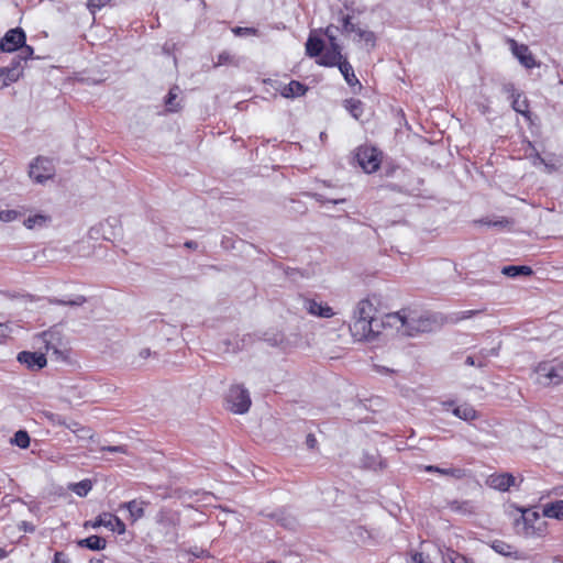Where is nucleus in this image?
I'll return each mask as SVG.
<instances>
[{"label": "nucleus", "mask_w": 563, "mask_h": 563, "mask_svg": "<svg viewBox=\"0 0 563 563\" xmlns=\"http://www.w3.org/2000/svg\"><path fill=\"white\" fill-rule=\"evenodd\" d=\"M493 549L499 553V554H503L505 556H508V555H511V547L503 541H495L493 543Z\"/></svg>", "instance_id": "nucleus-41"}, {"label": "nucleus", "mask_w": 563, "mask_h": 563, "mask_svg": "<svg viewBox=\"0 0 563 563\" xmlns=\"http://www.w3.org/2000/svg\"><path fill=\"white\" fill-rule=\"evenodd\" d=\"M543 516L548 518L563 519V500L547 504L543 507Z\"/></svg>", "instance_id": "nucleus-29"}, {"label": "nucleus", "mask_w": 563, "mask_h": 563, "mask_svg": "<svg viewBox=\"0 0 563 563\" xmlns=\"http://www.w3.org/2000/svg\"><path fill=\"white\" fill-rule=\"evenodd\" d=\"M307 91V87L297 80H291L282 90V96L285 98H295L303 96Z\"/></svg>", "instance_id": "nucleus-23"}, {"label": "nucleus", "mask_w": 563, "mask_h": 563, "mask_svg": "<svg viewBox=\"0 0 563 563\" xmlns=\"http://www.w3.org/2000/svg\"><path fill=\"white\" fill-rule=\"evenodd\" d=\"M90 563H102V560H96V561L91 560Z\"/></svg>", "instance_id": "nucleus-62"}, {"label": "nucleus", "mask_w": 563, "mask_h": 563, "mask_svg": "<svg viewBox=\"0 0 563 563\" xmlns=\"http://www.w3.org/2000/svg\"><path fill=\"white\" fill-rule=\"evenodd\" d=\"M86 301L87 298L82 295H78L71 300H63L57 298L49 299V303L70 307L82 306Z\"/></svg>", "instance_id": "nucleus-35"}, {"label": "nucleus", "mask_w": 563, "mask_h": 563, "mask_svg": "<svg viewBox=\"0 0 563 563\" xmlns=\"http://www.w3.org/2000/svg\"><path fill=\"white\" fill-rule=\"evenodd\" d=\"M320 139H321V141H324L327 139L325 132L320 133Z\"/></svg>", "instance_id": "nucleus-60"}, {"label": "nucleus", "mask_w": 563, "mask_h": 563, "mask_svg": "<svg viewBox=\"0 0 563 563\" xmlns=\"http://www.w3.org/2000/svg\"><path fill=\"white\" fill-rule=\"evenodd\" d=\"M361 466L366 470L384 468L385 463L378 454L364 453L361 459Z\"/></svg>", "instance_id": "nucleus-24"}, {"label": "nucleus", "mask_w": 563, "mask_h": 563, "mask_svg": "<svg viewBox=\"0 0 563 563\" xmlns=\"http://www.w3.org/2000/svg\"><path fill=\"white\" fill-rule=\"evenodd\" d=\"M476 311L474 310H467V311H463L462 312V316L460 317V319H466V318H471L473 314H475Z\"/></svg>", "instance_id": "nucleus-56"}, {"label": "nucleus", "mask_w": 563, "mask_h": 563, "mask_svg": "<svg viewBox=\"0 0 563 563\" xmlns=\"http://www.w3.org/2000/svg\"><path fill=\"white\" fill-rule=\"evenodd\" d=\"M376 308L368 299H363L357 302L354 312L353 319L361 320H382V318L376 317Z\"/></svg>", "instance_id": "nucleus-13"}, {"label": "nucleus", "mask_w": 563, "mask_h": 563, "mask_svg": "<svg viewBox=\"0 0 563 563\" xmlns=\"http://www.w3.org/2000/svg\"><path fill=\"white\" fill-rule=\"evenodd\" d=\"M386 327H388L386 314L382 320H361L352 318L350 332L357 341H372L376 339Z\"/></svg>", "instance_id": "nucleus-2"}, {"label": "nucleus", "mask_w": 563, "mask_h": 563, "mask_svg": "<svg viewBox=\"0 0 563 563\" xmlns=\"http://www.w3.org/2000/svg\"><path fill=\"white\" fill-rule=\"evenodd\" d=\"M19 80V74L13 69L0 68V89L8 87L10 84Z\"/></svg>", "instance_id": "nucleus-32"}, {"label": "nucleus", "mask_w": 563, "mask_h": 563, "mask_svg": "<svg viewBox=\"0 0 563 563\" xmlns=\"http://www.w3.org/2000/svg\"><path fill=\"white\" fill-rule=\"evenodd\" d=\"M375 368L379 373H385V374L394 373V369H390V368L385 367V366L375 365Z\"/></svg>", "instance_id": "nucleus-54"}, {"label": "nucleus", "mask_w": 563, "mask_h": 563, "mask_svg": "<svg viewBox=\"0 0 563 563\" xmlns=\"http://www.w3.org/2000/svg\"><path fill=\"white\" fill-rule=\"evenodd\" d=\"M506 90L507 91H511V96L514 98L512 100V109L518 112V113H521L523 115H527L529 113V104H528V101L526 98H522L521 99V95L520 93H515L516 90H515V87L514 85H508L506 86Z\"/></svg>", "instance_id": "nucleus-20"}, {"label": "nucleus", "mask_w": 563, "mask_h": 563, "mask_svg": "<svg viewBox=\"0 0 563 563\" xmlns=\"http://www.w3.org/2000/svg\"><path fill=\"white\" fill-rule=\"evenodd\" d=\"M481 223L488 225V227H495L499 229H508L510 230L514 225V220L508 219L506 217H496L495 219H482Z\"/></svg>", "instance_id": "nucleus-31"}, {"label": "nucleus", "mask_w": 563, "mask_h": 563, "mask_svg": "<svg viewBox=\"0 0 563 563\" xmlns=\"http://www.w3.org/2000/svg\"><path fill=\"white\" fill-rule=\"evenodd\" d=\"M177 87L172 88L168 92L167 99H166V106L168 107L169 111H177V107L174 106V100L177 98Z\"/></svg>", "instance_id": "nucleus-42"}, {"label": "nucleus", "mask_w": 563, "mask_h": 563, "mask_svg": "<svg viewBox=\"0 0 563 563\" xmlns=\"http://www.w3.org/2000/svg\"><path fill=\"white\" fill-rule=\"evenodd\" d=\"M499 351V346L492 349H482L476 355H470L465 358V364L467 366H475L478 368H483L487 365V360L490 356H497Z\"/></svg>", "instance_id": "nucleus-14"}, {"label": "nucleus", "mask_w": 563, "mask_h": 563, "mask_svg": "<svg viewBox=\"0 0 563 563\" xmlns=\"http://www.w3.org/2000/svg\"><path fill=\"white\" fill-rule=\"evenodd\" d=\"M306 444L309 449H314L316 445H317V439L314 438L313 434H308L307 438H306Z\"/></svg>", "instance_id": "nucleus-52"}, {"label": "nucleus", "mask_w": 563, "mask_h": 563, "mask_svg": "<svg viewBox=\"0 0 563 563\" xmlns=\"http://www.w3.org/2000/svg\"><path fill=\"white\" fill-rule=\"evenodd\" d=\"M49 221H51L49 216H46V214H35V216H30L29 218H26L24 220V225L27 229L33 230L35 228H43V227L47 225V223Z\"/></svg>", "instance_id": "nucleus-30"}, {"label": "nucleus", "mask_w": 563, "mask_h": 563, "mask_svg": "<svg viewBox=\"0 0 563 563\" xmlns=\"http://www.w3.org/2000/svg\"><path fill=\"white\" fill-rule=\"evenodd\" d=\"M448 507L459 514V515H463V516H470V515H473L475 514V506L472 501L470 500H451V501H448Z\"/></svg>", "instance_id": "nucleus-18"}, {"label": "nucleus", "mask_w": 563, "mask_h": 563, "mask_svg": "<svg viewBox=\"0 0 563 563\" xmlns=\"http://www.w3.org/2000/svg\"><path fill=\"white\" fill-rule=\"evenodd\" d=\"M22 62H24V60L21 58V56L16 55L11 60L10 65L4 68L10 69V70L14 68V71L19 74V79H20L23 75Z\"/></svg>", "instance_id": "nucleus-40"}, {"label": "nucleus", "mask_w": 563, "mask_h": 563, "mask_svg": "<svg viewBox=\"0 0 563 563\" xmlns=\"http://www.w3.org/2000/svg\"><path fill=\"white\" fill-rule=\"evenodd\" d=\"M345 109L351 113L353 118L358 120L363 113V103L357 99L345 100Z\"/></svg>", "instance_id": "nucleus-34"}, {"label": "nucleus", "mask_w": 563, "mask_h": 563, "mask_svg": "<svg viewBox=\"0 0 563 563\" xmlns=\"http://www.w3.org/2000/svg\"><path fill=\"white\" fill-rule=\"evenodd\" d=\"M92 528L106 527L113 532L122 534L125 532L124 522L110 512H103L91 523Z\"/></svg>", "instance_id": "nucleus-10"}, {"label": "nucleus", "mask_w": 563, "mask_h": 563, "mask_svg": "<svg viewBox=\"0 0 563 563\" xmlns=\"http://www.w3.org/2000/svg\"><path fill=\"white\" fill-rule=\"evenodd\" d=\"M152 355V352L150 349L144 347L139 352V358L140 362H137L139 365H142L145 360H147ZM136 363V361H134Z\"/></svg>", "instance_id": "nucleus-49"}, {"label": "nucleus", "mask_w": 563, "mask_h": 563, "mask_svg": "<svg viewBox=\"0 0 563 563\" xmlns=\"http://www.w3.org/2000/svg\"><path fill=\"white\" fill-rule=\"evenodd\" d=\"M267 563H275V562L272 561V562H267Z\"/></svg>", "instance_id": "nucleus-63"}, {"label": "nucleus", "mask_w": 563, "mask_h": 563, "mask_svg": "<svg viewBox=\"0 0 563 563\" xmlns=\"http://www.w3.org/2000/svg\"><path fill=\"white\" fill-rule=\"evenodd\" d=\"M233 32L236 35H256L257 34V30L254 27L238 26V27L233 29Z\"/></svg>", "instance_id": "nucleus-45"}, {"label": "nucleus", "mask_w": 563, "mask_h": 563, "mask_svg": "<svg viewBox=\"0 0 563 563\" xmlns=\"http://www.w3.org/2000/svg\"><path fill=\"white\" fill-rule=\"evenodd\" d=\"M227 402L229 409L239 415L247 412L252 404L249 390L241 385H235L230 388Z\"/></svg>", "instance_id": "nucleus-4"}, {"label": "nucleus", "mask_w": 563, "mask_h": 563, "mask_svg": "<svg viewBox=\"0 0 563 563\" xmlns=\"http://www.w3.org/2000/svg\"><path fill=\"white\" fill-rule=\"evenodd\" d=\"M29 176L38 184H43L53 176L51 163L42 157H37L31 165Z\"/></svg>", "instance_id": "nucleus-9"}, {"label": "nucleus", "mask_w": 563, "mask_h": 563, "mask_svg": "<svg viewBox=\"0 0 563 563\" xmlns=\"http://www.w3.org/2000/svg\"><path fill=\"white\" fill-rule=\"evenodd\" d=\"M539 383L544 385H559L563 382V361L539 364L537 368Z\"/></svg>", "instance_id": "nucleus-5"}, {"label": "nucleus", "mask_w": 563, "mask_h": 563, "mask_svg": "<svg viewBox=\"0 0 563 563\" xmlns=\"http://www.w3.org/2000/svg\"><path fill=\"white\" fill-rule=\"evenodd\" d=\"M339 69L349 86H351V87L357 86L358 89L362 88L360 80L356 78V76L354 74V69H353L352 65L346 59L339 66Z\"/></svg>", "instance_id": "nucleus-25"}, {"label": "nucleus", "mask_w": 563, "mask_h": 563, "mask_svg": "<svg viewBox=\"0 0 563 563\" xmlns=\"http://www.w3.org/2000/svg\"><path fill=\"white\" fill-rule=\"evenodd\" d=\"M12 213V211H8L5 212V217H3L4 212H0V220H10L11 217L10 214Z\"/></svg>", "instance_id": "nucleus-58"}, {"label": "nucleus", "mask_w": 563, "mask_h": 563, "mask_svg": "<svg viewBox=\"0 0 563 563\" xmlns=\"http://www.w3.org/2000/svg\"><path fill=\"white\" fill-rule=\"evenodd\" d=\"M185 246L188 247V249L196 250L198 247V244L195 241H188V242L185 243Z\"/></svg>", "instance_id": "nucleus-57"}, {"label": "nucleus", "mask_w": 563, "mask_h": 563, "mask_svg": "<svg viewBox=\"0 0 563 563\" xmlns=\"http://www.w3.org/2000/svg\"><path fill=\"white\" fill-rule=\"evenodd\" d=\"M510 44L514 55L526 68H532L536 66V60L527 45H519L515 40H510Z\"/></svg>", "instance_id": "nucleus-15"}, {"label": "nucleus", "mask_w": 563, "mask_h": 563, "mask_svg": "<svg viewBox=\"0 0 563 563\" xmlns=\"http://www.w3.org/2000/svg\"><path fill=\"white\" fill-rule=\"evenodd\" d=\"M4 555H5V551L2 548H0V559L4 558Z\"/></svg>", "instance_id": "nucleus-61"}, {"label": "nucleus", "mask_w": 563, "mask_h": 563, "mask_svg": "<svg viewBox=\"0 0 563 563\" xmlns=\"http://www.w3.org/2000/svg\"><path fill=\"white\" fill-rule=\"evenodd\" d=\"M101 451H107L110 453H126V446L125 445H108V446H102Z\"/></svg>", "instance_id": "nucleus-47"}, {"label": "nucleus", "mask_w": 563, "mask_h": 563, "mask_svg": "<svg viewBox=\"0 0 563 563\" xmlns=\"http://www.w3.org/2000/svg\"><path fill=\"white\" fill-rule=\"evenodd\" d=\"M413 563H431L430 561L426 560L422 553H415L412 555Z\"/></svg>", "instance_id": "nucleus-53"}, {"label": "nucleus", "mask_w": 563, "mask_h": 563, "mask_svg": "<svg viewBox=\"0 0 563 563\" xmlns=\"http://www.w3.org/2000/svg\"><path fill=\"white\" fill-rule=\"evenodd\" d=\"M77 545L79 548H87L92 551H99L106 548L107 541L104 538H101L99 536H90L86 539L77 541Z\"/></svg>", "instance_id": "nucleus-21"}, {"label": "nucleus", "mask_w": 563, "mask_h": 563, "mask_svg": "<svg viewBox=\"0 0 563 563\" xmlns=\"http://www.w3.org/2000/svg\"><path fill=\"white\" fill-rule=\"evenodd\" d=\"M341 51L342 47H327L319 56L318 64L325 67H339L345 60Z\"/></svg>", "instance_id": "nucleus-12"}, {"label": "nucleus", "mask_w": 563, "mask_h": 563, "mask_svg": "<svg viewBox=\"0 0 563 563\" xmlns=\"http://www.w3.org/2000/svg\"><path fill=\"white\" fill-rule=\"evenodd\" d=\"M155 522L157 525L158 533L168 543H176L178 540L177 528L180 522V516L178 512L169 509H161L155 516Z\"/></svg>", "instance_id": "nucleus-3"}, {"label": "nucleus", "mask_w": 563, "mask_h": 563, "mask_svg": "<svg viewBox=\"0 0 563 563\" xmlns=\"http://www.w3.org/2000/svg\"><path fill=\"white\" fill-rule=\"evenodd\" d=\"M342 32L346 34L354 33V40L364 41L366 44L371 45V47L375 46V34L369 30L362 29L357 24L352 23L350 15L342 18Z\"/></svg>", "instance_id": "nucleus-7"}, {"label": "nucleus", "mask_w": 563, "mask_h": 563, "mask_svg": "<svg viewBox=\"0 0 563 563\" xmlns=\"http://www.w3.org/2000/svg\"><path fill=\"white\" fill-rule=\"evenodd\" d=\"M453 413L462 420L472 421L477 418L476 410L468 404H463L453 409Z\"/></svg>", "instance_id": "nucleus-28"}, {"label": "nucleus", "mask_w": 563, "mask_h": 563, "mask_svg": "<svg viewBox=\"0 0 563 563\" xmlns=\"http://www.w3.org/2000/svg\"><path fill=\"white\" fill-rule=\"evenodd\" d=\"M450 561L452 563H474L468 558H466V556H464L462 554H459L456 552H453L452 555H450Z\"/></svg>", "instance_id": "nucleus-46"}, {"label": "nucleus", "mask_w": 563, "mask_h": 563, "mask_svg": "<svg viewBox=\"0 0 563 563\" xmlns=\"http://www.w3.org/2000/svg\"><path fill=\"white\" fill-rule=\"evenodd\" d=\"M19 49H20V52L18 55H20L24 62L32 58V56L34 54L33 47L25 45V43L22 46H20Z\"/></svg>", "instance_id": "nucleus-43"}, {"label": "nucleus", "mask_w": 563, "mask_h": 563, "mask_svg": "<svg viewBox=\"0 0 563 563\" xmlns=\"http://www.w3.org/2000/svg\"><path fill=\"white\" fill-rule=\"evenodd\" d=\"M356 158L365 173H374L380 165L379 153L371 146H361L357 150Z\"/></svg>", "instance_id": "nucleus-6"}, {"label": "nucleus", "mask_w": 563, "mask_h": 563, "mask_svg": "<svg viewBox=\"0 0 563 563\" xmlns=\"http://www.w3.org/2000/svg\"><path fill=\"white\" fill-rule=\"evenodd\" d=\"M42 416L54 426L65 424V419L62 416L54 413L52 411L44 410L42 411Z\"/></svg>", "instance_id": "nucleus-39"}, {"label": "nucleus", "mask_w": 563, "mask_h": 563, "mask_svg": "<svg viewBox=\"0 0 563 563\" xmlns=\"http://www.w3.org/2000/svg\"><path fill=\"white\" fill-rule=\"evenodd\" d=\"M18 361L29 369L37 371L46 366L47 360L43 353L23 351L18 354Z\"/></svg>", "instance_id": "nucleus-11"}, {"label": "nucleus", "mask_w": 563, "mask_h": 563, "mask_svg": "<svg viewBox=\"0 0 563 563\" xmlns=\"http://www.w3.org/2000/svg\"><path fill=\"white\" fill-rule=\"evenodd\" d=\"M51 335H52V334H51V332H47V331H45V332H43V333L41 334V338H42V339H43V341L46 343V347H47V349H48V344H49V339H48V336H51Z\"/></svg>", "instance_id": "nucleus-55"}, {"label": "nucleus", "mask_w": 563, "mask_h": 563, "mask_svg": "<svg viewBox=\"0 0 563 563\" xmlns=\"http://www.w3.org/2000/svg\"><path fill=\"white\" fill-rule=\"evenodd\" d=\"M12 443L21 449H26L30 445L29 433L24 430L16 431L12 439Z\"/></svg>", "instance_id": "nucleus-36"}, {"label": "nucleus", "mask_w": 563, "mask_h": 563, "mask_svg": "<svg viewBox=\"0 0 563 563\" xmlns=\"http://www.w3.org/2000/svg\"><path fill=\"white\" fill-rule=\"evenodd\" d=\"M67 429H69L73 433H79V432H85L87 435L89 433V429L85 428V427H81L78 422L76 421H71L70 423H67L65 421V424H64Z\"/></svg>", "instance_id": "nucleus-44"}, {"label": "nucleus", "mask_w": 563, "mask_h": 563, "mask_svg": "<svg viewBox=\"0 0 563 563\" xmlns=\"http://www.w3.org/2000/svg\"><path fill=\"white\" fill-rule=\"evenodd\" d=\"M426 472L429 473H438L443 476H451L453 478L460 479L465 476V471L462 468L456 467H440L435 465H426L424 467Z\"/></svg>", "instance_id": "nucleus-17"}, {"label": "nucleus", "mask_w": 563, "mask_h": 563, "mask_svg": "<svg viewBox=\"0 0 563 563\" xmlns=\"http://www.w3.org/2000/svg\"><path fill=\"white\" fill-rule=\"evenodd\" d=\"M334 30H338V27H334L333 25H329L323 31L324 35L328 38L329 45L328 47H341V45L338 42V38L334 34Z\"/></svg>", "instance_id": "nucleus-38"}, {"label": "nucleus", "mask_w": 563, "mask_h": 563, "mask_svg": "<svg viewBox=\"0 0 563 563\" xmlns=\"http://www.w3.org/2000/svg\"><path fill=\"white\" fill-rule=\"evenodd\" d=\"M68 488L79 497H85L92 488L90 479H84L78 483L69 484Z\"/></svg>", "instance_id": "nucleus-33"}, {"label": "nucleus", "mask_w": 563, "mask_h": 563, "mask_svg": "<svg viewBox=\"0 0 563 563\" xmlns=\"http://www.w3.org/2000/svg\"><path fill=\"white\" fill-rule=\"evenodd\" d=\"M303 308L312 316L320 318H331L334 316L332 308L313 299H305Z\"/></svg>", "instance_id": "nucleus-16"}, {"label": "nucleus", "mask_w": 563, "mask_h": 563, "mask_svg": "<svg viewBox=\"0 0 563 563\" xmlns=\"http://www.w3.org/2000/svg\"><path fill=\"white\" fill-rule=\"evenodd\" d=\"M54 563H68L67 556L63 552H56Z\"/></svg>", "instance_id": "nucleus-51"}, {"label": "nucleus", "mask_w": 563, "mask_h": 563, "mask_svg": "<svg viewBox=\"0 0 563 563\" xmlns=\"http://www.w3.org/2000/svg\"><path fill=\"white\" fill-rule=\"evenodd\" d=\"M78 438H91L92 434L89 431L88 435L85 432L75 433Z\"/></svg>", "instance_id": "nucleus-59"}, {"label": "nucleus", "mask_w": 563, "mask_h": 563, "mask_svg": "<svg viewBox=\"0 0 563 563\" xmlns=\"http://www.w3.org/2000/svg\"><path fill=\"white\" fill-rule=\"evenodd\" d=\"M231 62V55L228 52H222L218 56L217 65H224Z\"/></svg>", "instance_id": "nucleus-50"}, {"label": "nucleus", "mask_w": 563, "mask_h": 563, "mask_svg": "<svg viewBox=\"0 0 563 563\" xmlns=\"http://www.w3.org/2000/svg\"><path fill=\"white\" fill-rule=\"evenodd\" d=\"M501 273L508 277L515 278L520 275L530 276V275H532L533 271L530 266H526V265H520V266L509 265V266L503 267Z\"/></svg>", "instance_id": "nucleus-27"}, {"label": "nucleus", "mask_w": 563, "mask_h": 563, "mask_svg": "<svg viewBox=\"0 0 563 563\" xmlns=\"http://www.w3.org/2000/svg\"><path fill=\"white\" fill-rule=\"evenodd\" d=\"M147 505L145 501H139L136 499L124 503L121 507L126 508L133 520H137L144 516V507Z\"/></svg>", "instance_id": "nucleus-26"}, {"label": "nucleus", "mask_w": 563, "mask_h": 563, "mask_svg": "<svg viewBox=\"0 0 563 563\" xmlns=\"http://www.w3.org/2000/svg\"><path fill=\"white\" fill-rule=\"evenodd\" d=\"M514 484L515 477L507 473L490 477V486L499 490H508Z\"/></svg>", "instance_id": "nucleus-22"}, {"label": "nucleus", "mask_w": 563, "mask_h": 563, "mask_svg": "<svg viewBox=\"0 0 563 563\" xmlns=\"http://www.w3.org/2000/svg\"><path fill=\"white\" fill-rule=\"evenodd\" d=\"M539 519V514L537 511L523 510L520 520H522L523 525L529 528H533V522Z\"/></svg>", "instance_id": "nucleus-37"}, {"label": "nucleus", "mask_w": 563, "mask_h": 563, "mask_svg": "<svg viewBox=\"0 0 563 563\" xmlns=\"http://www.w3.org/2000/svg\"><path fill=\"white\" fill-rule=\"evenodd\" d=\"M389 328L401 331L402 334L413 336L418 333L430 332L435 325V320L429 313L412 310H401L386 314Z\"/></svg>", "instance_id": "nucleus-1"}, {"label": "nucleus", "mask_w": 563, "mask_h": 563, "mask_svg": "<svg viewBox=\"0 0 563 563\" xmlns=\"http://www.w3.org/2000/svg\"><path fill=\"white\" fill-rule=\"evenodd\" d=\"M317 200L321 203H333V205H339V203H344L345 202V199L344 198H340V199H328V198H324L322 195H318L317 196Z\"/></svg>", "instance_id": "nucleus-48"}, {"label": "nucleus", "mask_w": 563, "mask_h": 563, "mask_svg": "<svg viewBox=\"0 0 563 563\" xmlns=\"http://www.w3.org/2000/svg\"><path fill=\"white\" fill-rule=\"evenodd\" d=\"M324 42L320 37H317L312 34L309 35L306 43V53L310 57H319L321 53L324 51Z\"/></svg>", "instance_id": "nucleus-19"}, {"label": "nucleus", "mask_w": 563, "mask_h": 563, "mask_svg": "<svg viewBox=\"0 0 563 563\" xmlns=\"http://www.w3.org/2000/svg\"><path fill=\"white\" fill-rule=\"evenodd\" d=\"M25 33L22 29L15 27L9 30L0 42L2 52L12 53L19 49L25 43Z\"/></svg>", "instance_id": "nucleus-8"}]
</instances>
